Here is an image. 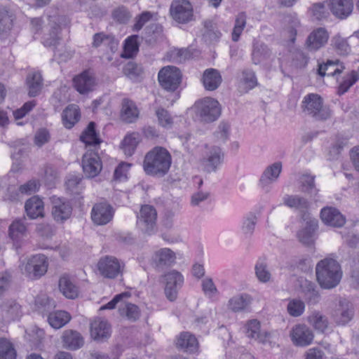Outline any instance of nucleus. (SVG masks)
Segmentation results:
<instances>
[{"label": "nucleus", "mask_w": 359, "mask_h": 359, "mask_svg": "<svg viewBox=\"0 0 359 359\" xmlns=\"http://www.w3.org/2000/svg\"><path fill=\"white\" fill-rule=\"evenodd\" d=\"M171 163L170 152L164 147H155L146 154L143 168L146 174L161 177L168 172Z\"/></svg>", "instance_id": "nucleus-1"}, {"label": "nucleus", "mask_w": 359, "mask_h": 359, "mask_svg": "<svg viewBox=\"0 0 359 359\" xmlns=\"http://www.w3.org/2000/svg\"><path fill=\"white\" fill-rule=\"evenodd\" d=\"M316 276L322 288L332 289L339 283L342 277V271L337 260L326 257L317 263Z\"/></svg>", "instance_id": "nucleus-2"}, {"label": "nucleus", "mask_w": 359, "mask_h": 359, "mask_svg": "<svg viewBox=\"0 0 359 359\" xmlns=\"http://www.w3.org/2000/svg\"><path fill=\"white\" fill-rule=\"evenodd\" d=\"M48 24L43 27V22L41 18H34L31 20V25L32 31L34 34H37L41 29H43L44 33L42 38V43L45 46L55 47L60 40V27L57 24L59 18L49 17Z\"/></svg>", "instance_id": "nucleus-3"}, {"label": "nucleus", "mask_w": 359, "mask_h": 359, "mask_svg": "<svg viewBox=\"0 0 359 359\" xmlns=\"http://www.w3.org/2000/svg\"><path fill=\"white\" fill-rule=\"evenodd\" d=\"M196 115L204 123L216 121L221 114V107L219 102L212 97H204L194 104Z\"/></svg>", "instance_id": "nucleus-4"}, {"label": "nucleus", "mask_w": 359, "mask_h": 359, "mask_svg": "<svg viewBox=\"0 0 359 359\" xmlns=\"http://www.w3.org/2000/svg\"><path fill=\"white\" fill-rule=\"evenodd\" d=\"M303 112L316 120L323 121L330 116V111L323 107L322 97L316 93L306 95L302 102Z\"/></svg>", "instance_id": "nucleus-5"}, {"label": "nucleus", "mask_w": 359, "mask_h": 359, "mask_svg": "<svg viewBox=\"0 0 359 359\" xmlns=\"http://www.w3.org/2000/svg\"><path fill=\"white\" fill-rule=\"evenodd\" d=\"M97 266L102 276L105 278L114 279L123 274L125 264L116 257L105 255L99 259Z\"/></svg>", "instance_id": "nucleus-6"}, {"label": "nucleus", "mask_w": 359, "mask_h": 359, "mask_svg": "<svg viewBox=\"0 0 359 359\" xmlns=\"http://www.w3.org/2000/svg\"><path fill=\"white\" fill-rule=\"evenodd\" d=\"M182 79L180 69L174 66L163 67L158 74L161 86L165 90L173 92L179 87Z\"/></svg>", "instance_id": "nucleus-7"}, {"label": "nucleus", "mask_w": 359, "mask_h": 359, "mask_svg": "<svg viewBox=\"0 0 359 359\" xmlns=\"http://www.w3.org/2000/svg\"><path fill=\"white\" fill-rule=\"evenodd\" d=\"M207 151L201 159V165L208 173L215 172L223 163L224 153L217 146H206Z\"/></svg>", "instance_id": "nucleus-8"}, {"label": "nucleus", "mask_w": 359, "mask_h": 359, "mask_svg": "<svg viewBox=\"0 0 359 359\" xmlns=\"http://www.w3.org/2000/svg\"><path fill=\"white\" fill-rule=\"evenodd\" d=\"M163 278L165 297L173 302L177 298L178 292L184 284V276L180 272L171 270L165 273Z\"/></svg>", "instance_id": "nucleus-9"}, {"label": "nucleus", "mask_w": 359, "mask_h": 359, "mask_svg": "<svg viewBox=\"0 0 359 359\" xmlns=\"http://www.w3.org/2000/svg\"><path fill=\"white\" fill-rule=\"evenodd\" d=\"M47 259L43 255H36L30 257L22 268V271L29 278H37L47 271Z\"/></svg>", "instance_id": "nucleus-10"}, {"label": "nucleus", "mask_w": 359, "mask_h": 359, "mask_svg": "<svg viewBox=\"0 0 359 359\" xmlns=\"http://www.w3.org/2000/svg\"><path fill=\"white\" fill-rule=\"evenodd\" d=\"M130 296L128 292L116 294L110 302L101 306L100 311L118 307L120 314H137L140 312L138 306L126 301Z\"/></svg>", "instance_id": "nucleus-11"}, {"label": "nucleus", "mask_w": 359, "mask_h": 359, "mask_svg": "<svg viewBox=\"0 0 359 359\" xmlns=\"http://www.w3.org/2000/svg\"><path fill=\"white\" fill-rule=\"evenodd\" d=\"M157 212L156 209L149 205L142 206L137 216V224L144 232L151 234L155 229Z\"/></svg>", "instance_id": "nucleus-12"}, {"label": "nucleus", "mask_w": 359, "mask_h": 359, "mask_svg": "<svg viewBox=\"0 0 359 359\" xmlns=\"http://www.w3.org/2000/svg\"><path fill=\"white\" fill-rule=\"evenodd\" d=\"M170 14L174 20L186 23L193 16V8L187 0H173L170 7Z\"/></svg>", "instance_id": "nucleus-13"}, {"label": "nucleus", "mask_w": 359, "mask_h": 359, "mask_svg": "<svg viewBox=\"0 0 359 359\" xmlns=\"http://www.w3.org/2000/svg\"><path fill=\"white\" fill-rule=\"evenodd\" d=\"M176 254L168 248H161L154 252L151 264L157 270H163L174 265L176 262Z\"/></svg>", "instance_id": "nucleus-14"}, {"label": "nucleus", "mask_w": 359, "mask_h": 359, "mask_svg": "<svg viewBox=\"0 0 359 359\" xmlns=\"http://www.w3.org/2000/svg\"><path fill=\"white\" fill-rule=\"evenodd\" d=\"M290 337L294 346L305 347L312 344L314 334L306 325L298 324L291 329Z\"/></svg>", "instance_id": "nucleus-15"}, {"label": "nucleus", "mask_w": 359, "mask_h": 359, "mask_svg": "<svg viewBox=\"0 0 359 359\" xmlns=\"http://www.w3.org/2000/svg\"><path fill=\"white\" fill-rule=\"evenodd\" d=\"M114 215V208L107 203H96L91 210V219L96 225L108 224L112 220Z\"/></svg>", "instance_id": "nucleus-16"}, {"label": "nucleus", "mask_w": 359, "mask_h": 359, "mask_svg": "<svg viewBox=\"0 0 359 359\" xmlns=\"http://www.w3.org/2000/svg\"><path fill=\"white\" fill-rule=\"evenodd\" d=\"M82 168L87 177L93 178L98 175L102 168L98 154L93 151H87L83 156Z\"/></svg>", "instance_id": "nucleus-17"}, {"label": "nucleus", "mask_w": 359, "mask_h": 359, "mask_svg": "<svg viewBox=\"0 0 359 359\" xmlns=\"http://www.w3.org/2000/svg\"><path fill=\"white\" fill-rule=\"evenodd\" d=\"M90 337L96 341L104 342L111 335V325L106 320L97 318L90 324Z\"/></svg>", "instance_id": "nucleus-18"}, {"label": "nucleus", "mask_w": 359, "mask_h": 359, "mask_svg": "<svg viewBox=\"0 0 359 359\" xmlns=\"http://www.w3.org/2000/svg\"><path fill=\"white\" fill-rule=\"evenodd\" d=\"M52 203V215L57 222L63 223L70 217L72 207L69 201L65 198L53 197Z\"/></svg>", "instance_id": "nucleus-19"}, {"label": "nucleus", "mask_w": 359, "mask_h": 359, "mask_svg": "<svg viewBox=\"0 0 359 359\" xmlns=\"http://www.w3.org/2000/svg\"><path fill=\"white\" fill-rule=\"evenodd\" d=\"M282 171L281 162H276L267 166L259 179V185L266 191H269L271 185L276 182Z\"/></svg>", "instance_id": "nucleus-20"}, {"label": "nucleus", "mask_w": 359, "mask_h": 359, "mask_svg": "<svg viewBox=\"0 0 359 359\" xmlns=\"http://www.w3.org/2000/svg\"><path fill=\"white\" fill-rule=\"evenodd\" d=\"M73 83L76 90L83 95L93 91L96 86L95 78L90 71H84L75 76Z\"/></svg>", "instance_id": "nucleus-21"}, {"label": "nucleus", "mask_w": 359, "mask_h": 359, "mask_svg": "<svg viewBox=\"0 0 359 359\" xmlns=\"http://www.w3.org/2000/svg\"><path fill=\"white\" fill-rule=\"evenodd\" d=\"M328 39L329 34L325 28H317L308 36L306 48L309 51H317L327 43Z\"/></svg>", "instance_id": "nucleus-22"}, {"label": "nucleus", "mask_w": 359, "mask_h": 359, "mask_svg": "<svg viewBox=\"0 0 359 359\" xmlns=\"http://www.w3.org/2000/svg\"><path fill=\"white\" fill-rule=\"evenodd\" d=\"M283 201L285 205L301 213L304 219H309V215L306 212L310 208V203L306 198L299 195L287 194L283 197Z\"/></svg>", "instance_id": "nucleus-23"}, {"label": "nucleus", "mask_w": 359, "mask_h": 359, "mask_svg": "<svg viewBox=\"0 0 359 359\" xmlns=\"http://www.w3.org/2000/svg\"><path fill=\"white\" fill-rule=\"evenodd\" d=\"M322 221L333 227H341L346 222L344 216L335 208L325 207L320 211Z\"/></svg>", "instance_id": "nucleus-24"}, {"label": "nucleus", "mask_w": 359, "mask_h": 359, "mask_svg": "<svg viewBox=\"0 0 359 359\" xmlns=\"http://www.w3.org/2000/svg\"><path fill=\"white\" fill-rule=\"evenodd\" d=\"M328 6L332 14L339 19H345L353 11V0H329Z\"/></svg>", "instance_id": "nucleus-25"}, {"label": "nucleus", "mask_w": 359, "mask_h": 359, "mask_svg": "<svg viewBox=\"0 0 359 359\" xmlns=\"http://www.w3.org/2000/svg\"><path fill=\"white\" fill-rule=\"evenodd\" d=\"M62 342L64 348L71 351H75L83 346L84 339L79 332L68 330L63 332Z\"/></svg>", "instance_id": "nucleus-26"}, {"label": "nucleus", "mask_w": 359, "mask_h": 359, "mask_svg": "<svg viewBox=\"0 0 359 359\" xmlns=\"http://www.w3.org/2000/svg\"><path fill=\"white\" fill-rule=\"evenodd\" d=\"M177 347L185 352L194 353L198 350L199 344L196 337L189 332H183L177 339Z\"/></svg>", "instance_id": "nucleus-27"}, {"label": "nucleus", "mask_w": 359, "mask_h": 359, "mask_svg": "<svg viewBox=\"0 0 359 359\" xmlns=\"http://www.w3.org/2000/svg\"><path fill=\"white\" fill-rule=\"evenodd\" d=\"M222 81V76L217 69L210 68L204 71L202 76V82L206 90H216L220 86Z\"/></svg>", "instance_id": "nucleus-28"}, {"label": "nucleus", "mask_w": 359, "mask_h": 359, "mask_svg": "<svg viewBox=\"0 0 359 359\" xmlns=\"http://www.w3.org/2000/svg\"><path fill=\"white\" fill-rule=\"evenodd\" d=\"M300 27V21L296 14H289L284 18V33L290 42L294 43Z\"/></svg>", "instance_id": "nucleus-29"}, {"label": "nucleus", "mask_w": 359, "mask_h": 359, "mask_svg": "<svg viewBox=\"0 0 359 359\" xmlns=\"http://www.w3.org/2000/svg\"><path fill=\"white\" fill-rule=\"evenodd\" d=\"M25 209L30 219L43 217V202L38 196H33L28 199L25 203Z\"/></svg>", "instance_id": "nucleus-30"}, {"label": "nucleus", "mask_w": 359, "mask_h": 359, "mask_svg": "<svg viewBox=\"0 0 359 359\" xmlns=\"http://www.w3.org/2000/svg\"><path fill=\"white\" fill-rule=\"evenodd\" d=\"M271 55V51L266 45L258 41L253 43L252 60L255 65H259L268 60Z\"/></svg>", "instance_id": "nucleus-31"}, {"label": "nucleus", "mask_w": 359, "mask_h": 359, "mask_svg": "<svg viewBox=\"0 0 359 359\" xmlns=\"http://www.w3.org/2000/svg\"><path fill=\"white\" fill-rule=\"evenodd\" d=\"M251 297L248 294L233 296L228 302L229 309L235 313L245 311L251 303Z\"/></svg>", "instance_id": "nucleus-32"}, {"label": "nucleus", "mask_w": 359, "mask_h": 359, "mask_svg": "<svg viewBox=\"0 0 359 359\" xmlns=\"http://www.w3.org/2000/svg\"><path fill=\"white\" fill-rule=\"evenodd\" d=\"M138 116L139 111L135 103L130 100L124 99L121 111V119L126 123H133L137 119Z\"/></svg>", "instance_id": "nucleus-33"}, {"label": "nucleus", "mask_w": 359, "mask_h": 359, "mask_svg": "<svg viewBox=\"0 0 359 359\" xmlns=\"http://www.w3.org/2000/svg\"><path fill=\"white\" fill-rule=\"evenodd\" d=\"M255 273L260 283H267L271 281L272 275L265 258H259L255 266Z\"/></svg>", "instance_id": "nucleus-34"}, {"label": "nucleus", "mask_w": 359, "mask_h": 359, "mask_svg": "<svg viewBox=\"0 0 359 359\" xmlns=\"http://www.w3.org/2000/svg\"><path fill=\"white\" fill-rule=\"evenodd\" d=\"M62 118L67 128H72L80 118L79 107L75 104L67 106L62 112Z\"/></svg>", "instance_id": "nucleus-35"}, {"label": "nucleus", "mask_w": 359, "mask_h": 359, "mask_svg": "<svg viewBox=\"0 0 359 359\" xmlns=\"http://www.w3.org/2000/svg\"><path fill=\"white\" fill-rule=\"evenodd\" d=\"M60 292L68 299H75L78 297V287L67 276H62L59 280Z\"/></svg>", "instance_id": "nucleus-36"}, {"label": "nucleus", "mask_w": 359, "mask_h": 359, "mask_svg": "<svg viewBox=\"0 0 359 359\" xmlns=\"http://www.w3.org/2000/svg\"><path fill=\"white\" fill-rule=\"evenodd\" d=\"M306 220V226L298 231L297 237L302 243L309 245L313 242V234L316 227V223L309 218Z\"/></svg>", "instance_id": "nucleus-37"}, {"label": "nucleus", "mask_w": 359, "mask_h": 359, "mask_svg": "<svg viewBox=\"0 0 359 359\" xmlns=\"http://www.w3.org/2000/svg\"><path fill=\"white\" fill-rule=\"evenodd\" d=\"M42 76L39 72H35L27 76V85L29 89L28 93L30 97H35L40 93L42 87Z\"/></svg>", "instance_id": "nucleus-38"}, {"label": "nucleus", "mask_w": 359, "mask_h": 359, "mask_svg": "<svg viewBox=\"0 0 359 359\" xmlns=\"http://www.w3.org/2000/svg\"><path fill=\"white\" fill-rule=\"evenodd\" d=\"M80 139L86 145L95 146L100 144L101 140L96 133L95 123L94 122H90L88 124L86 129L81 135Z\"/></svg>", "instance_id": "nucleus-39"}, {"label": "nucleus", "mask_w": 359, "mask_h": 359, "mask_svg": "<svg viewBox=\"0 0 359 359\" xmlns=\"http://www.w3.org/2000/svg\"><path fill=\"white\" fill-rule=\"evenodd\" d=\"M0 359H17V351L13 344L4 337H0Z\"/></svg>", "instance_id": "nucleus-40"}, {"label": "nucleus", "mask_w": 359, "mask_h": 359, "mask_svg": "<svg viewBox=\"0 0 359 359\" xmlns=\"http://www.w3.org/2000/svg\"><path fill=\"white\" fill-rule=\"evenodd\" d=\"M12 27V15L5 8H0V38L7 35Z\"/></svg>", "instance_id": "nucleus-41"}, {"label": "nucleus", "mask_w": 359, "mask_h": 359, "mask_svg": "<svg viewBox=\"0 0 359 359\" xmlns=\"http://www.w3.org/2000/svg\"><path fill=\"white\" fill-rule=\"evenodd\" d=\"M342 69L339 67L338 60H328L325 63L320 64L318 69V74L323 77L325 76H334L340 74Z\"/></svg>", "instance_id": "nucleus-42"}, {"label": "nucleus", "mask_w": 359, "mask_h": 359, "mask_svg": "<svg viewBox=\"0 0 359 359\" xmlns=\"http://www.w3.org/2000/svg\"><path fill=\"white\" fill-rule=\"evenodd\" d=\"M203 39L208 43H214L219 40L222 34L217 29L216 25L212 21H206L204 23Z\"/></svg>", "instance_id": "nucleus-43"}, {"label": "nucleus", "mask_w": 359, "mask_h": 359, "mask_svg": "<svg viewBox=\"0 0 359 359\" xmlns=\"http://www.w3.org/2000/svg\"><path fill=\"white\" fill-rule=\"evenodd\" d=\"M140 142L137 133H131L125 137L122 142V149L126 156H131Z\"/></svg>", "instance_id": "nucleus-44"}, {"label": "nucleus", "mask_w": 359, "mask_h": 359, "mask_svg": "<svg viewBox=\"0 0 359 359\" xmlns=\"http://www.w3.org/2000/svg\"><path fill=\"white\" fill-rule=\"evenodd\" d=\"M327 6H328V4L326 2L313 4L309 8L313 18L316 20H322L327 18L330 16V12Z\"/></svg>", "instance_id": "nucleus-45"}, {"label": "nucleus", "mask_w": 359, "mask_h": 359, "mask_svg": "<svg viewBox=\"0 0 359 359\" xmlns=\"http://www.w3.org/2000/svg\"><path fill=\"white\" fill-rule=\"evenodd\" d=\"M302 292L304 297L310 304H316L319 299V294L316 290V285L310 281L305 280L302 284Z\"/></svg>", "instance_id": "nucleus-46"}, {"label": "nucleus", "mask_w": 359, "mask_h": 359, "mask_svg": "<svg viewBox=\"0 0 359 359\" xmlns=\"http://www.w3.org/2000/svg\"><path fill=\"white\" fill-rule=\"evenodd\" d=\"M257 217L255 213L249 212L243 219L241 230L246 236H251L255 229Z\"/></svg>", "instance_id": "nucleus-47"}, {"label": "nucleus", "mask_w": 359, "mask_h": 359, "mask_svg": "<svg viewBox=\"0 0 359 359\" xmlns=\"http://www.w3.org/2000/svg\"><path fill=\"white\" fill-rule=\"evenodd\" d=\"M202 290L208 298L214 300L219 294V291L212 278L206 277L201 283Z\"/></svg>", "instance_id": "nucleus-48"}, {"label": "nucleus", "mask_w": 359, "mask_h": 359, "mask_svg": "<svg viewBox=\"0 0 359 359\" xmlns=\"http://www.w3.org/2000/svg\"><path fill=\"white\" fill-rule=\"evenodd\" d=\"M245 25L246 15L245 13H240L236 18L235 25L231 33V38L233 41L236 42L239 40Z\"/></svg>", "instance_id": "nucleus-49"}, {"label": "nucleus", "mask_w": 359, "mask_h": 359, "mask_svg": "<svg viewBox=\"0 0 359 359\" xmlns=\"http://www.w3.org/2000/svg\"><path fill=\"white\" fill-rule=\"evenodd\" d=\"M26 231V226L21 219H15L9 226L8 233L11 238L17 241Z\"/></svg>", "instance_id": "nucleus-50"}, {"label": "nucleus", "mask_w": 359, "mask_h": 359, "mask_svg": "<svg viewBox=\"0 0 359 359\" xmlns=\"http://www.w3.org/2000/svg\"><path fill=\"white\" fill-rule=\"evenodd\" d=\"M315 177L311 175H302L299 179L300 189L302 192L312 194L313 191H318L315 187Z\"/></svg>", "instance_id": "nucleus-51"}, {"label": "nucleus", "mask_w": 359, "mask_h": 359, "mask_svg": "<svg viewBox=\"0 0 359 359\" xmlns=\"http://www.w3.org/2000/svg\"><path fill=\"white\" fill-rule=\"evenodd\" d=\"M81 181L82 177L79 175H69L65 182L67 189L73 194H79L83 188Z\"/></svg>", "instance_id": "nucleus-52"}, {"label": "nucleus", "mask_w": 359, "mask_h": 359, "mask_svg": "<svg viewBox=\"0 0 359 359\" xmlns=\"http://www.w3.org/2000/svg\"><path fill=\"white\" fill-rule=\"evenodd\" d=\"M333 46L337 52L341 55H346L351 52V46L346 39L337 36L332 40Z\"/></svg>", "instance_id": "nucleus-53"}, {"label": "nucleus", "mask_w": 359, "mask_h": 359, "mask_svg": "<svg viewBox=\"0 0 359 359\" xmlns=\"http://www.w3.org/2000/svg\"><path fill=\"white\" fill-rule=\"evenodd\" d=\"M47 317L48 323L55 330L64 327L72 319L71 316H47Z\"/></svg>", "instance_id": "nucleus-54"}, {"label": "nucleus", "mask_w": 359, "mask_h": 359, "mask_svg": "<svg viewBox=\"0 0 359 359\" xmlns=\"http://www.w3.org/2000/svg\"><path fill=\"white\" fill-rule=\"evenodd\" d=\"M358 76L355 71H352L349 74L344 77L343 81L340 83L338 93L344 94L358 81Z\"/></svg>", "instance_id": "nucleus-55"}, {"label": "nucleus", "mask_w": 359, "mask_h": 359, "mask_svg": "<svg viewBox=\"0 0 359 359\" xmlns=\"http://www.w3.org/2000/svg\"><path fill=\"white\" fill-rule=\"evenodd\" d=\"M325 317V316H309L308 320L316 330L324 332L328 326V322Z\"/></svg>", "instance_id": "nucleus-56"}, {"label": "nucleus", "mask_w": 359, "mask_h": 359, "mask_svg": "<svg viewBox=\"0 0 359 359\" xmlns=\"http://www.w3.org/2000/svg\"><path fill=\"white\" fill-rule=\"evenodd\" d=\"M153 14L149 11H144L135 18V24L133 27V31H140L147 22L151 20Z\"/></svg>", "instance_id": "nucleus-57"}, {"label": "nucleus", "mask_w": 359, "mask_h": 359, "mask_svg": "<svg viewBox=\"0 0 359 359\" xmlns=\"http://www.w3.org/2000/svg\"><path fill=\"white\" fill-rule=\"evenodd\" d=\"M159 124L165 128H170L172 124V118L168 111L163 108H158L156 111Z\"/></svg>", "instance_id": "nucleus-58"}, {"label": "nucleus", "mask_w": 359, "mask_h": 359, "mask_svg": "<svg viewBox=\"0 0 359 359\" xmlns=\"http://www.w3.org/2000/svg\"><path fill=\"white\" fill-rule=\"evenodd\" d=\"M242 81L248 89H252L257 86L255 73L251 69H245L242 72Z\"/></svg>", "instance_id": "nucleus-59"}, {"label": "nucleus", "mask_w": 359, "mask_h": 359, "mask_svg": "<svg viewBox=\"0 0 359 359\" xmlns=\"http://www.w3.org/2000/svg\"><path fill=\"white\" fill-rule=\"evenodd\" d=\"M112 16L114 20L121 24L128 22L131 18L128 10L123 6L116 8L112 13Z\"/></svg>", "instance_id": "nucleus-60"}, {"label": "nucleus", "mask_w": 359, "mask_h": 359, "mask_svg": "<svg viewBox=\"0 0 359 359\" xmlns=\"http://www.w3.org/2000/svg\"><path fill=\"white\" fill-rule=\"evenodd\" d=\"M289 314H302L304 311V302L300 299H293L290 300L287 306Z\"/></svg>", "instance_id": "nucleus-61"}, {"label": "nucleus", "mask_w": 359, "mask_h": 359, "mask_svg": "<svg viewBox=\"0 0 359 359\" xmlns=\"http://www.w3.org/2000/svg\"><path fill=\"white\" fill-rule=\"evenodd\" d=\"M137 36H131L126 39L124 45V50L126 57H131L134 53H135L138 50L137 46Z\"/></svg>", "instance_id": "nucleus-62"}, {"label": "nucleus", "mask_w": 359, "mask_h": 359, "mask_svg": "<svg viewBox=\"0 0 359 359\" xmlns=\"http://www.w3.org/2000/svg\"><path fill=\"white\" fill-rule=\"evenodd\" d=\"M230 125L226 122H222L218 126L217 130L215 133L216 138L222 142H225L229 135Z\"/></svg>", "instance_id": "nucleus-63"}, {"label": "nucleus", "mask_w": 359, "mask_h": 359, "mask_svg": "<svg viewBox=\"0 0 359 359\" xmlns=\"http://www.w3.org/2000/svg\"><path fill=\"white\" fill-rule=\"evenodd\" d=\"M40 184L39 181L36 180H31L27 183L21 185L19 187V191L22 194H32L35 193L39 189Z\"/></svg>", "instance_id": "nucleus-64"}]
</instances>
